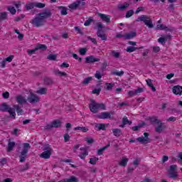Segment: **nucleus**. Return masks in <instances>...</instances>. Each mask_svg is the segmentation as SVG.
I'll list each match as a JSON object with an SVG mask.
<instances>
[{
  "label": "nucleus",
  "instance_id": "nucleus-1",
  "mask_svg": "<svg viewBox=\"0 0 182 182\" xmlns=\"http://www.w3.org/2000/svg\"><path fill=\"white\" fill-rule=\"evenodd\" d=\"M16 100L21 107H23V105H25L28 101V103H31V105H36V103H39V102H41V98L36 94H33V92H30L27 100L22 95H18L16 97Z\"/></svg>",
  "mask_w": 182,
  "mask_h": 182
},
{
  "label": "nucleus",
  "instance_id": "nucleus-2",
  "mask_svg": "<svg viewBox=\"0 0 182 182\" xmlns=\"http://www.w3.org/2000/svg\"><path fill=\"white\" fill-rule=\"evenodd\" d=\"M91 103L89 105V108L92 113L96 114L99 112V109L101 110H106V105L103 103H97L94 100H90Z\"/></svg>",
  "mask_w": 182,
  "mask_h": 182
},
{
  "label": "nucleus",
  "instance_id": "nucleus-3",
  "mask_svg": "<svg viewBox=\"0 0 182 182\" xmlns=\"http://www.w3.org/2000/svg\"><path fill=\"white\" fill-rule=\"evenodd\" d=\"M0 112H7L8 113H9L10 117L14 119H15V118L16 117V112H15V108L11 107L9 105H8V104H6V102H3L0 105Z\"/></svg>",
  "mask_w": 182,
  "mask_h": 182
},
{
  "label": "nucleus",
  "instance_id": "nucleus-4",
  "mask_svg": "<svg viewBox=\"0 0 182 182\" xmlns=\"http://www.w3.org/2000/svg\"><path fill=\"white\" fill-rule=\"evenodd\" d=\"M136 21L144 22V23L146 25L149 29L154 28V26L153 25V21L147 15H141V16H139Z\"/></svg>",
  "mask_w": 182,
  "mask_h": 182
},
{
  "label": "nucleus",
  "instance_id": "nucleus-5",
  "mask_svg": "<svg viewBox=\"0 0 182 182\" xmlns=\"http://www.w3.org/2000/svg\"><path fill=\"white\" fill-rule=\"evenodd\" d=\"M29 149H31V144H29V143H24L23 150L20 152L19 155L20 163H23L26 161L25 157H26Z\"/></svg>",
  "mask_w": 182,
  "mask_h": 182
},
{
  "label": "nucleus",
  "instance_id": "nucleus-6",
  "mask_svg": "<svg viewBox=\"0 0 182 182\" xmlns=\"http://www.w3.org/2000/svg\"><path fill=\"white\" fill-rule=\"evenodd\" d=\"M85 5H86L85 0H77L76 1L70 4L68 6V8L73 11L76 9H83L85 8Z\"/></svg>",
  "mask_w": 182,
  "mask_h": 182
},
{
  "label": "nucleus",
  "instance_id": "nucleus-7",
  "mask_svg": "<svg viewBox=\"0 0 182 182\" xmlns=\"http://www.w3.org/2000/svg\"><path fill=\"white\" fill-rule=\"evenodd\" d=\"M168 177L169 178H173L176 180L178 177V173L177 172V165H171L168 169Z\"/></svg>",
  "mask_w": 182,
  "mask_h": 182
},
{
  "label": "nucleus",
  "instance_id": "nucleus-8",
  "mask_svg": "<svg viewBox=\"0 0 182 182\" xmlns=\"http://www.w3.org/2000/svg\"><path fill=\"white\" fill-rule=\"evenodd\" d=\"M97 36L100 38L102 41H107V36H106L102 29H103V24L102 22H98L97 23Z\"/></svg>",
  "mask_w": 182,
  "mask_h": 182
},
{
  "label": "nucleus",
  "instance_id": "nucleus-9",
  "mask_svg": "<svg viewBox=\"0 0 182 182\" xmlns=\"http://www.w3.org/2000/svg\"><path fill=\"white\" fill-rule=\"evenodd\" d=\"M31 23L36 28H41V26H43L45 25V20H43V18H42L41 16H38L31 20Z\"/></svg>",
  "mask_w": 182,
  "mask_h": 182
},
{
  "label": "nucleus",
  "instance_id": "nucleus-10",
  "mask_svg": "<svg viewBox=\"0 0 182 182\" xmlns=\"http://www.w3.org/2000/svg\"><path fill=\"white\" fill-rule=\"evenodd\" d=\"M37 16H41L45 21V19H48L52 16V11L49 9H46L43 12L38 14Z\"/></svg>",
  "mask_w": 182,
  "mask_h": 182
},
{
  "label": "nucleus",
  "instance_id": "nucleus-11",
  "mask_svg": "<svg viewBox=\"0 0 182 182\" xmlns=\"http://www.w3.org/2000/svg\"><path fill=\"white\" fill-rule=\"evenodd\" d=\"M144 136H140L136 139L137 141H139V143H141L142 144H146L148 141H150L151 139L149 138V133L145 132L144 133Z\"/></svg>",
  "mask_w": 182,
  "mask_h": 182
},
{
  "label": "nucleus",
  "instance_id": "nucleus-12",
  "mask_svg": "<svg viewBox=\"0 0 182 182\" xmlns=\"http://www.w3.org/2000/svg\"><path fill=\"white\" fill-rule=\"evenodd\" d=\"M95 62H100V59L95 58V55H90L85 58V63H95Z\"/></svg>",
  "mask_w": 182,
  "mask_h": 182
},
{
  "label": "nucleus",
  "instance_id": "nucleus-13",
  "mask_svg": "<svg viewBox=\"0 0 182 182\" xmlns=\"http://www.w3.org/2000/svg\"><path fill=\"white\" fill-rule=\"evenodd\" d=\"M98 16H100V19L102 20L103 22H106V23H110V16L102 13H98Z\"/></svg>",
  "mask_w": 182,
  "mask_h": 182
},
{
  "label": "nucleus",
  "instance_id": "nucleus-14",
  "mask_svg": "<svg viewBox=\"0 0 182 182\" xmlns=\"http://www.w3.org/2000/svg\"><path fill=\"white\" fill-rule=\"evenodd\" d=\"M172 92L174 95H179V96H181L182 95V87L180 85H175L172 88Z\"/></svg>",
  "mask_w": 182,
  "mask_h": 182
},
{
  "label": "nucleus",
  "instance_id": "nucleus-15",
  "mask_svg": "<svg viewBox=\"0 0 182 182\" xmlns=\"http://www.w3.org/2000/svg\"><path fill=\"white\" fill-rule=\"evenodd\" d=\"M98 119H112V114L110 112H101L100 114L97 115Z\"/></svg>",
  "mask_w": 182,
  "mask_h": 182
},
{
  "label": "nucleus",
  "instance_id": "nucleus-16",
  "mask_svg": "<svg viewBox=\"0 0 182 182\" xmlns=\"http://www.w3.org/2000/svg\"><path fill=\"white\" fill-rule=\"evenodd\" d=\"M136 36H137V33H136V31H132V32L126 33L124 36V39L125 41H127L129 39H133V38H136Z\"/></svg>",
  "mask_w": 182,
  "mask_h": 182
},
{
  "label": "nucleus",
  "instance_id": "nucleus-17",
  "mask_svg": "<svg viewBox=\"0 0 182 182\" xmlns=\"http://www.w3.org/2000/svg\"><path fill=\"white\" fill-rule=\"evenodd\" d=\"M58 182H79V179L76 176H72L69 178H64Z\"/></svg>",
  "mask_w": 182,
  "mask_h": 182
},
{
  "label": "nucleus",
  "instance_id": "nucleus-18",
  "mask_svg": "<svg viewBox=\"0 0 182 182\" xmlns=\"http://www.w3.org/2000/svg\"><path fill=\"white\" fill-rule=\"evenodd\" d=\"M148 120H149L151 124H153V126L159 124V123L161 122V121H160L157 117H149Z\"/></svg>",
  "mask_w": 182,
  "mask_h": 182
},
{
  "label": "nucleus",
  "instance_id": "nucleus-19",
  "mask_svg": "<svg viewBox=\"0 0 182 182\" xmlns=\"http://www.w3.org/2000/svg\"><path fill=\"white\" fill-rule=\"evenodd\" d=\"M164 124L163 122H160L159 124H158V126L155 127V132L156 133H163V130H164V129H166V126L163 125Z\"/></svg>",
  "mask_w": 182,
  "mask_h": 182
},
{
  "label": "nucleus",
  "instance_id": "nucleus-20",
  "mask_svg": "<svg viewBox=\"0 0 182 182\" xmlns=\"http://www.w3.org/2000/svg\"><path fill=\"white\" fill-rule=\"evenodd\" d=\"M53 128L59 129L62 127V122L59 119H55L51 122Z\"/></svg>",
  "mask_w": 182,
  "mask_h": 182
},
{
  "label": "nucleus",
  "instance_id": "nucleus-21",
  "mask_svg": "<svg viewBox=\"0 0 182 182\" xmlns=\"http://www.w3.org/2000/svg\"><path fill=\"white\" fill-rule=\"evenodd\" d=\"M14 110L16 111L18 116H22L23 114V109H22V105L20 107L18 105H14Z\"/></svg>",
  "mask_w": 182,
  "mask_h": 182
},
{
  "label": "nucleus",
  "instance_id": "nucleus-22",
  "mask_svg": "<svg viewBox=\"0 0 182 182\" xmlns=\"http://www.w3.org/2000/svg\"><path fill=\"white\" fill-rule=\"evenodd\" d=\"M50 156H52V152L50 151H44L42 154H41L40 157L41 159H50Z\"/></svg>",
  "mask_w": 182,
  "mask_h": 182
},
{
  "label": "nucleus",
  "instance_id": "nucleus-23",
  "mask_svg": "<svg viewBox=\"0 0 182 182\" xmlns=\"http://www.w3.org/2000/svg\"><path fill=\"white\" fill-rule=\"evenodd\" d=\"M15 146H16V143H15V141H11V140H9L8 145H7V151H9V152L12 151V150H14V147H15Z\"/></svg>",
  "mask_w": 182,
  "mask_h": 182
},
{
  "label": "nucleus",
  "instance_id": "nucleus-24",
  "mask_svg": "<svg viewBox=\"0 0 182 182\" xmlns=\"http://www.w3.org/2000/svg\"><path fill=\"white\" fill-rule=\"evenodd\" d=\"M139 49H143V47L137 48V47H134V46H129V47H127L126 50L129 53H132V52H134L136 50H138Z\"/></svg>",
  "mask_w": 182,
  "mask_h": 182
},
{
  "label": "nucleus",
  "instance_id": "nucleus-25",
  "mask_svg": "<svg viewBox=\"0 0 182 182\" xmlns=\"http://www.w3.org/2000/svg\"><path fill=\"white\" fill-rule=\"evenodd\" d=\"M146 82L147 85L149 87H151V90H152V92H156V87H154V85L151 82V79L149 78V79L146 80Z\"/></svg>",
  "mask_w": 182,
  "mask_h": 182
},
{
  "label": "nucleus",
  "instance_id": "nucleus-26",
  "mask_svg": "<svg viewBox=\"0 0 182 182\" xmlns=\"http://www.w3.org/2000/svg\"><path fill=\"white\" fill-rule=\"evenodd\" d=\"M112 133L116 137H120L122 136V129H112Z\"/></svg>",
  "mask_w": 182,
  "mask_h": 182
},
{
  "label": "nucleus",
  "instance_id": "nucleus-27",
  "mask_svg": "<svg viewBox=\"0 0 182 182\" xmlns=\"http://www.w3.org/2000/svg\"><path fill=\"white\" fill-rule=\"evenodd\" d=\"M48 92V88L46 87H41L39 88L37 91L36 93L38 95H46V93Z\"/></svg>",
  "mask_w": 182,
  "mask_h": 182
},
{
  "label": "nucleus",
  "instance_id": "nucleus-28",
  "mask_svg": "<svg viewBox=\"0 0 182 182\" xmlns=\"http://www.w3.org/2000/svg\"><path fill=\"white\" fill-rule=\"evenodd\" d=\"M108 147H110V143H108L107 145H106L105 146L100 149L98 151H97V154L98 156H102V154H103V152L105 151V150H107Z\"/></svg>",
  "mask_w": 182,
  "mask_h": 182
},
{
  "label": "nucleus",
  "instance_id": "nucleus-29",
  "mask_svg": "<svg viewBox=\"0 0 182 182\" xmlns=\"http://www.w3.org/2000/svg\"><path fill=\"white\" fill-rule=\"evenodd\" d=\"M48 49V46L45 44H38L36 47V50H46Z\"/></svg>",
  "mask_w": 182,
  "mask_h": 182
},
{
  "label": "nucleus",
  "instance_id": "nucleus-30",
  "mask_svg": "<svg viewBox=\"0 0 182 182\" xmlns=\"http://www.w3.org/2000/svg\"><path fill=\"white\" fill-rule=\"evenodd\" d=\"M36 6V3L28 2L26 4V9L27 11H31V9H33Z\"/></svg>",
  "mask_w": 182,
  "mask_h": 182
},
{
  "label": "nucleus",
  "instance_id": "nucleus-31",
  "mask_svg": "<svg viewBox=\"0 0 182 182\" xmlns=\"http://www.w3.org/2000/svg\"><path fill=\"white\" fill-rule=\"evenodd\" d=\"M74 130H81L82 133H87V132H89V128L85 127H77L74 128Z\"/></svg>",
  "mask_w": 182,
  "mask_h": 182
},
{
  "label": "nucleus",
  "instance_id": "nucleus-32",
  "mask_svg": "<svg viewBox=\"0 0 182 182\" xmlns=\"http://www.w3.org/2000/svg\"><path fill=\"white\" fill-rule=\"evenodd\" d=\"M44 85L47 86H50V85H53V80H52L50 77H45L44 78Z\"/></svg>",
  "mask_w": 182,
  "mask_h": 182
},
{
  "label": "nucleus",
  "instance_id": "nucleus-33",
  "mask_svg": "<svg viewBox=\"0 0 182 182\" xmlns=\"http://www.w3.org/2000/svg\"><path fill=\"white\" fill-rule=\"evenodd\" d=\"M92 80H93V77H88L87 78H85L84 80L82 82V85L86 86L88 83H90Z\"/></svg>",
  "mask_w": 182,
  "mask_h": 182
},
{
  "label": "nucleus",
  "instance_id": "nucleus-34",
  "mask_svg": "<svg viewBox=\"0 0 182 182\" xmlns=\"http://www.w3.org/2000/svg\"><path fill=\"white\" fill-rule=\"evenodd\" d=\"M128 162H129V159L123 158L119 162V166H122V167H126V166H127Z\"/></svg>",
  "mask_w": 182,
  "mask_h": 182
},
{
  "label": "nucleus",
  "instance_id": "nucleus-35",
  "mask_svg": "<svg viewBox=\"0 0 182 182\" xmlns=\"http://www.w3.org/2000/svg\"><path fill=\"white\" fill-rule=\"evenodd\" d=\"M8 19V13L6 11L0 13V21H5Z\"/></svg>",
  "mask_w": 182,
  "mask_h": 182
},
{
  "label": "nucleus",
  "instance_id": "nucleus-36",
  "mask_svg": "<svg viewBox=\"0 0 182 182\" xmlns=\"http://www.w3.org/2000/svg\"><path fill=\"white\" fill-rule=\"evenodd\" d=\"M55 75H58V76H64V77H66V76H68V73H66L65 72H62L60 71L59 70H55Z\"/></svg>",
  "mask_w": 182,
  "mask_h": 182
},
{
  "label": "nucleus",
  "instance_id": "nucleus-37",
  "mask_svg": "<svg viewBox=\"0 0 182 182\" xmlns=\"http://www.w3.org/2000/svg\"><path fill=\"white\" fill-rule=\"evenodd\" d=\"M60 9L61 15H68V9L65 6H60L58 7Z\"/></svg>",
  "mask_w": 182,
  "mask_h": 182
},
{
  "label": "nucleus",
  "instance_id": "nucleus-38",
  "mask_svg": "<svg viewBox=\"0 0 182 182\" xmlns=\"http://www.w3.org/2000/svg\"><path fill=\"white\" fill-rule=\"evenodd\" d=\"M95 127L98 128V130H106V124H97Z\"/></svg>",
  "mask_w": 182,
  "mask_h": 182
},
{
  "label": "nucleus",
  "instance_id": "nucleus-39",
  "mask_svg": "<svg viewBox=\"0 0 182 182\" xmlns=\"http://www.w3.org/2000/svg\"><path fill=\"white\" fill-rule=\"evenodd\" d=\"M111 55L113 58H115V59H119L120 58V53L116 52V50H111Z\"/></svg>",
  "mask_w": 182,
  "mask_h": 182
},
{
  "label": "nucleus",
  "instance_id": "nucleus-40",
  "mask_svg": "<svg viewBox=\"0 0 182 182\" xmlns=\"http://www.w3.org/2000/svg\"><path fill=\"white\" fill-rule=\"evenodd\" d=\"M103 87L100 86L99 88L97 89H94L92 90V94L93 95H97V96H99V95H100V92H102V89Z\"/></svg>",
  "mask_w": 182,
  "mask_h": 182
},
{
  "label": "nucleus",
  "instance_id": "nucleus-41",
  "mask_svg": "<svg viewBox=\"0 0 182 182\" xmlns=\"http://www.w3.org/2000/svg\"><path fill=\"white\" fill-rule=\"evenodd\" d=\"M88 155H89V152L87 151H85L81 153V154L79 155V157L82 160H85V159H86V156H88Z\"/></svg>",
  "mask_w": 182,
  "mask_h": 182
},
{
  "label": "nucleus",
  "instance_id": "nucleus-42",
  "mask_svg": "<svg viewBox=\"0 0 182 182\" xmlns=\"http://www.w3.org/2000/svg\"><path fill=\"white\" fill-rule=\"evenodd\" d=\"M98 161H99V158H97V157H93L90 159V163L92 166H95Z\"/></svg>",
  "mask_w": 182,
  "mask_h": 182
},
{
  "label": "nucleus",
  "instance_id": "nucleus-43",
  "mask_svg": "<svg viewBox=\"0 0 182 182\" xmlns=\"http://www.w3.org/2000/svg\"><path fill=\"white\" fill-rule=\"evenodd\" d=\"M87 53V48H82L79 50V53L82 56H85V55H86Z\"/></svg>",
  "mask_w": 182,
  "mask_h": 182
},
{
  "label": "nucleus",
  "instance_id": "nucleus-44",
  "mask_svg": "<svg viewBox=\"0 0 182 182\" xmlns=\"http://www.w3.org/2000/svg\"><path fill=\"white\" fill-rule=\"evenodd\" d=\"M7 11H9L11 15H15V14H16V9H15V7L14 6H9Z\"/></svg>",
  "mask_w": 182,
  "mask_h": 182
},
{
  "label": "nucleus",
  "instance_id": "nucleus-45",
  "mask_svg": "<svg viewBox=\"0 0 182 182\" xmlns=\"http://www.w3.org/2000/svg\"><path fill=\"white\" fill-rule=\"evenodd\" d=\"M43 151H50L52 152V148H50V145L46 144L43 146Z\"/></svg>",
  "mask_w": 182,
  "mask_h": 182
},
{
  "label": "nucleus",
  "instance_id": "nucleus-46",
  "mask_svg": "<svg viewBox=\"0 0 182 182\" xmlns=\"http://www.w3.org/2000/svg\"><path fill=\"white\" fill-rule=\"evenodd\" d=\"M134 14V11L133 10H129L126 14H125V17L126 18H130L131 16H133V15Z\"/></svg>",
  "mask_w": 182,
  "mask_h": 182
},
{
  "label": "nucleus",
  "instance_id": "nucleus-47",
  "mask_svg": "<svg viewBox=\"0 0 182 182\" xmlns=\"http://www.w3.org/2000/svg\"><path fill=\"white\" fill-rule=\"evenodd\" d=\"M129 6H130V4H129L128 3H124V5L119 6L118 9H119L120 11H124V9H126V8H129Z\"/></svg>",
  "mask_w": 182,
  "mask_h": 182
},
{
  "label": "nucleus",
  "instance_id": "nucleus-48",
  "mask_svg": "<svg viewBox=\"0 0 182 182\" xmlns=\"http://www.w3.org/2000/svg\"><path fill=\"white\" fill-rule=\"evenodd\" d=\"M105 86H106L107 90H112V89H113V86H114V85L113 83L107 82V83H105Z\"/></svg>",
  "mask_w": 182,
  "mask_h": 182
},
{
  "label": "nucleus",
  "instance_id": "nucleus-49",
  "mask_svg": "<svg viewBox=\"0 0 182 182\" xmlns=\"http://www.w3.org/2000/svg\"><path fill=\"white\" fill-rule=\"evenodd\" d=\"M95 20H93L92 18H88L87 21H85L84 25L85 26H90V23L93 22Z\"/></svg>",
  "mask_w": 182,
  "mask_h": 182
},
{
  "label": "nucleus",
  "instance_id": "nucleus-50",
  "mask_svg": "<svg viewBox=\"0 0 182 182\" xmlns=\"http://www.w3.org/2000/svg\"><path fill=\"white\" fill-rule=\"evenodd\" d=\"M47 59L49 60H56V55L54 54H50L48 55Z\"/></svg>",
  "mask_w": 182,
  "mask_h": 182
},
{
  "label": "nucleus",
  "instance_id": "nucleus-51",
  "mask_svg": "<svg viewBox=\"0 0 182 182\" xmlns=\"http://www.w3.org/2000/svg\"><path fill=\"white\" fill-rule=\"evenodd\" d=\"M46 5L43 3H36V7L40 8L41 9L45 8Z\"/></svg>",
  "mask_w": 182,
  "mask_h": 182
},
{
  "label": "nucleus",
  "instance_id": "nucleus-52",
  "mask_svg": "<svg viewBox=\"0 0 182 182\" xmlns=\"http://www.w3.org/2000/svg\"><path fill=\"white\" fill-rule=\"evenodd\" d=\"M157 29H160L161 31H164L166 29V25L164 24H158Z\"/></svg>",
  "mask_w": 182,
  "mask_h": 182
},
{
  "label": "nucleus",
  "instance_id": "nucleus-53",
  "mask_svg": "<svg viewBox=\"0 0 182 182\" xmlns=\"http://www.w3.org/2000/svg\"><path fill=\"white\" fill-rule=\"evenodd\" d=\"M74 29H75V31H77V33H80V35H82V36L84 35L83 31H82V30L80 29V28H79V26H75V27L74 28Z\"/></svg>",
  "mask_w": 182,
  "mask_h": 182
},
{
  "label": "nucleus",
  "instance_id": "nucleus-54",
  "mask_svg": "<svg viewBox=\"0 0 182 182\" xmlns=\"http://www.w3.org/2000/svg\"><path fill=\"white\" fill-rule=\"evenodd\" d=\"M163 37H164V39L165 40V42L167 41H171V38H173L171 35H165Z\"/></svg>",
  "mask_w": 182,
  "mask_h": 182
},
{
  "label": "nucleus",
  "instance_id": "nucleus-55",
  "mask_svg": "<svg viewBox=\"0 0 182 182\" xmlns=\"http://www.w3.org/2000/svg\"><path fill=\"white\" fill-rule=\"evenodd\" d=\"M69 140H70V136H69V134H65L64 135V141L65 143H68V141H69Z\"/></svg>",
  "mask_w": 182,
  "mask_h": 182
},
{
  "label": "nucleus",
  "instance_id": "nucleus-56",
  "mask_svg": "<svg viewBox=\"0 0 182 182\" xmlns=\"http://www.w3.org/2000/svg\"><path fill=\"white\" fill-rule=\"evenodd\" d=\"M112 75H115L116 76H123L124 75V71L114 72Z\"/></svg>",
  "mask_w": 182,
  "mask_h": 182
},
{
  "label": "nucleus",
  "instance_id": "nucleus-57",
  "mask_svg": "<svg viewBox=\"0 0 182 182\" xmlns=\"http://www.w3.org/2000/svg\"><path fill=\"white\" fill-rule=\"evenodd\" d=\"M87 39H88V41H91V42H92V43H94V45H97V41H96V38H93L90 36H87Z\"/></svg>",
  "mask_w": 182,
  "mask_h": 182
},
{
  "label": "nucleus",
  "instance_id": "nucleus-58",
  "mask_svg": "<svg viewBox=\"0 0 182 182\" xmlns=\"http://www.w3.org/2000/svg\"><path fill=\"white\" fill-rule=\"evenodd\" d=\"M144 92V89L142 87H139L137 90H135V94L139 95V93H143Z\"/></svg>",
  "mask_w": 182,
  "mask_h": 182
},
{
  "label": "nucleus",
  "instance_id": "nucleus-59",
  "mask_svg": "<svg viewBox=\"0 0 182 182\" xmlns=\"http://www.w3.org/2000/svg\"><path fill=\"white\" fill-rule=\"evenodd\" d=\"M4 99H9V92H5L2 94Z\"/></svg>",
  "mask_w": 182,
  "mask_h": 182
},
{
  "label": "nucleus",
  "instance_id": "nucleus-60",
  "mask_svg": "<svg viewBox=\"0 0 182 182\" xmlns=\"http://www.w3.org/2000/svg\"><path fill=\"white\" fill-rule=\"evenodd\" d=\"M14 5L17 9H18V8H21V1H14Z\"/></svg>",
  "mask_w": 182,
  "mask_h": 182
},
{
  "label": "nucleus",
  "instance_id": "nucleus-61",
  "mask_svg": "<svg viewBox=\"0 0 182 182\" xmlns=\"http://www.w3.org/2000/svg\"><path fill=\"white\" fill-rule=\"evenodd\" d=\"M14 59V55H10L4 59L5 62H12V60Z\"/></svg>",
  "mask_w": 182,
  "mask_h": 182
},
{
  "label": "nucleus",
  "instance_id": "nucleus-62",
  "mask_svg": "<svg viewBox=\"0 0 182 182\" xmlns=\"http://www.w3.org/2000/svg\"><path fill=\"white\" fill-rule=\"evenodd\" d=\"M45 130H52V129H53V127L52 125V124H47L45 127H44Z\"/></svg>",
  "mask_w": 182,
  "mask_h": 182
},
{
  "label": "nucleus",
  "instance_id": "nucleus-63",
  "mask_svg": "<svg viewBox=\"0 0 182 182\" xmlns=\"http://www.w3.org/2000/svg\"><path fill=\"white\" fill-rule=\"evenodd\" d=\"M122 123H124V124H127L129 123V119L127 118V117H124L122 118Z\"/></svg>",
  "mask_w": 182,
  "mask_h": 182
},
{
  "label": "nucleus",
  "instance_id": "nucleus-64",
  "mask_svg": "<svg viewBox=\"0 0 182 182\" xmlns=\"http://www.w3.org/2000/svg\"><path fill=\"white\" fill-rule=\"evenodd\" d=\"M95 77L98 79V80H100L102 79V75H100V72L99 71H97L95 75Z\"/></svg>",
  "mask_w": 182,
  "mask_h": 182
}]
</instances>
